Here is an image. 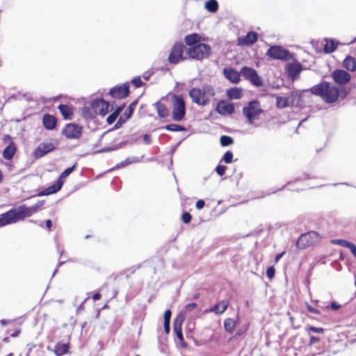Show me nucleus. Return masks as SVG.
<instances>
[{"mask_svg": "<svg viewBox=\"0 0 356 356\" xmlns=\"http://www.w3.org/2000/svg\"><path fill=\"white\" fill-rule=\"evenodd\" d=\"M307 91L318 96L326 103L335 102L339 96V88L332 86L329 82L322 81L320 83L310 88Z\"/></svg>", "mask_w": 356, "mask_h": 356, "instance_id": "obj_1", "label": "nucleus"}, {"mask_svg": "<svg viewBox=\"0 0 356 356\" xmlns=\"http://www.w3.org/2000/svg\"><path fill=\"white\" fill-rule=\"evenodd\" d=\"M216 94L214 88L209 84H204L201 88H193L188 95L193 103L200 106H206Z\"/></svg>", "mask_w": 356, "mask_h": 356, "instance_id": "obj_2", "label": "nucleus"}, {"mask_svg": "<svg viewBox=\"0 0 356 356\" xmlns=\"http://www.w3.org/2000/svg\"><path fill=\"white\" fill-rule=\"evenodd\" d=\"M188 58L193 60H202L209 56L211 47L205 43L196 44L186 49Z\"/></svg>", "mask_w": 356, "mask_h": 356, "instance_id": "obj_3", "label": "nucleus"}, {"mask_svg": "<svg viewBox=\"0 0 356 356\" xmlns=\"http://www.w3.org/2000/svg\"><path fill=\"white\" fill-rule=\"evenodd\" d=\"M172 117L175 121L180 122L184 119L186 115V104L184 98L179 95H172Z\"/></svg>", "mask_w": 356, "mask_h": 356, "instance_id": "obj_4", "label": "nucleus"}, {"mask_svg": "<svg viewBox=\"0 0 356 356\" xmlns=\"http://www.w3.org/2000/svg\"><path fill=\"white\" fill-rule=\"evenodd\" d=\"M76 163L74 164L72 167H70L67 169H65L59 176L57 181L55 184L53 185L49 186L48 188H45L44 190L40 191L38 193L39 196H43V195H49L53 193H55L60 191L63 185V179L68 177L75 169Z\"/></svg>", "mask_w": 356, "mask_h": 356, "instance_id": "obj_5", "label": "nucleus"}, {"mask_svg": "<svg viewBox=\"0 0 356 356\" xmlns=\"http://www.w3.org/2000/svg\"><path fill=\"white\" fill-rule=\"evenodd\" d=\"M19 207L0 214V227L24 220Z\"/></svg>", "mask_w": 356, "mask_h": 356, "instance_id": "obj_6", "label": "nucleus"}, {"mask_svg": "<svg viewBox=\"0 0 356 356\" xmlns=\"http://www.w3.org/2000/svg\"><path fill=\"white\" fill-rule=\"evenodd\" d=\"M321 239L320 235L314 232H309L302 234L296 241V246L299 249H305L318 243Z\"/></svg>", "mask_w": 356, "mask_h": 356, "instance_id": "obj_7", "label": "nucleus"}, {"mask_svg": "<svg viewBox=\"0 0 356 356\" xmlns=\"http://www.w3.org/2000/svg\"><path fill=\"white\" fill-rule=\"evenodd\" d=\"M185 50L186 51V48L183 43H175L168 56V62L170 64L176 65L186 59V57L184 56V52Z\"/></svg>", "mask_w": 356, "mask_h": 356, "instance_id": "obj_8", "label": "nucleus"}, {"mask_svg": "<svg viewBox=\"0 0 356 356\" xmlns=\"http://www.w3.org/2000/svg\"><path fill=\"white\" fill-rule=\"evenodd\" d=\"M266 56L275 60H289L291 58V53L281 46L273 45L266 52Z\"/></svg>", "mask_w": 356, "mask_h": 356, "instance_id": "obj_9", "label": "nucleus"}, {"mask_svg": "<svg viewBox=\"0 0 356 356\" xmlns=\"http://www.w3.org/2000/svg\"><path fill=\"white\" fill-rule=\"evenodd\" d=\"M262 112L257 101H251L247 106L243 107V113L248 118L250 124H253L255 118Z\"/></svg>", "mask_w": 356, "mask_h": 356, "instance_id": "obj_10", "label": "nucleus"}, {"mask_svg": "<svg viewBox=\"0 0 356 356\" xmlns=\"http://www.w3.org/2000/svg\"><path fill=\"white\" fill-rule=\"evenodd\" d=\"M241 74L252 85L259 87L263 85V81L261 77L257 74V71L253 68L249 67H243L241 70Z\"/></svg>", "mask_w": 356, "mask_h": 356, "instance_id": "obj_11", "label": "nucleus"}, {"mask_svg": "<svg viewBox=\"0 0 356 356\" xmlns=\"http://www.w3.org/2000/svg\"><path fill=\"white\" fill-rule=\"evenodd\" d=\"M82 133V127L76 124L70 123L67 124L62 131V134L70 139L79 138Z\"/></svg>", "mask_w": 356, "mask_h": 356, "instance_id": "obj_12", "label": "nucleus"}, {"mask_svg": "<svg viewBox=\"0 0 356 356\" xmlns=\"http://www.w3.org/2000/svg\"><path fill=\"white\" fill-rule=\"evenodd\" d=\"M91 106L96 114L105 116L109 111V104L102 99L93 100Z\"/></svg>", "mask_w": 356, "mask_h": 356, "instance_id": "obj_13", "label": "nucleus"}, {"mask_svg": "<svg viewBox=\"0 0 356 356\" xmlns=\"http://www.w3.org/2000/svg\"><path fill=\"white\" fill-rule=\"evenodd\" d=\"M332 78L336 84L344 85L350 80V75L346 71L343 70H335L332 72Z\"/></svg>", "mask_w": 356, "mask_h": 356, "instance_id": "obj_14", "label": "nucleus"}, {"mask_svg": "<svg viewBox=\"0 0 356 356\" xmlns=\"http://www.w3.org/2000/svg\"><path fill=\"white\" fill-rule=\"evenodd\" d=\"M109 94L113 98L122 99L127 97L129 94V83H124L122 86H118L112 88L110 90Z\"/></svg>", "mask_w": 356, "mask_h": 356, "instance_id": "obj_15", "label": "nucleus"}, {"mask_svg": "<svg viewBox=\"0 0 356 356\" xmlns=\"http://www.w3.org/2000/svg\"><path fill=\"white\" fill-rule=\"evenodd\" d=\"M55 148H56V146L52 143H50V142L42 143L35 149L34 156L36 159L42 158L47 154L52 152Z\"/></svg>", "mask_w": 356, "mask_h": 356, "instance_id": "obj_16", "label": "nucleus"}, {"mask_svg": "<svg viewBox=\"0 0 356 356\" xmlns=\"http://www.w3.org/2000/svg\"><path fill=\"white\" fill-rule=\"evenodd\" d=\"M186 315L180 313L174 320L173 331L180 341H184V337L181 331V325L184 321Z\"/></svg>", "mask_w": 356, "mask_h": 356, "instance_id": "obj_17", "label": "nucleus"}, {"mask_svg": "<svg viewBox=\"0 0 356 356\" xmlns=\"http://www.w3.org/2000/svg\"><path fill=\"white\" fill-rule=\"evenodd\" d=\"M44 200L38 201L36 204L31 207H26L25 205L19 206L24 218L31 216L35 213L38 209L44 204Z\"/></svg>", "mask_w": 356, "mask_h": 356, "instance_id": "obj_18", "label": "nucleus"}, {"mask_svg": "<svg viewBox=\"0 0 356 356\" xmlns=\"http://www.w3.org/2000/svg\"><path fill=\"white\" fill-rule=\"evenodd\" d=\"M216 111L223 115H230L234 112V106L233 104L220 101L217 105Z\"/></svg>", "mask_w": 356, "mask_h": 356, "instance_id": "obj_19", "label": "nucleus"}, {"mask_svg": "<svg viewBox=\"0 0 356 356\" xmlns=\"http://www.w3.org/2000/svg\"><path fill=\"white\" fill-rule=\"evenodd\" d=\"M258 35L256 32H248L245 36L239 38L238 40V44L241 45H251L255 43L257 40Z\"/></svg>", "mask_w": 356, "mask_h": 356, "instance_id": "obj_20", "label": "nucleus"}, {"mask_svg": "<svg viewBox=\"0 0 356 356\" xmlns=\"http://www.w3.org/2000/svg\"><path fill=\"white\" fill-rule=\"evenodd\" d=\"M223 74L229 81L233 83H237L240 81L241 72L238 73L233 68H224Z\"/></svg>", "mask_w": 356, "mask_h": 356, "instance_id": "obj_21", "label": "nucleus"}, {"mask_svg": "<svg viewBox=\"0 0 356 356\" xmlns=\"http://www.w3.org/2000/svg\"><path fill=\"white\" fill-rule=\"evenodd\" d=\"M43 126L47 130H53L57 124L56 118L50 114H44L42 118Z\"/></svg>", "mask_w": 356, "mask_h": 356, "instance_id": "obj_22", "label": "nucleus"}, {"mask_svg": "<svg viewBox=\"0 0 356 356\" xmlns=\"http://www.w3.org/2000/svg\"><path fill=\"white\" fill-rule=\"evenodd\" d=\"M288 76L291 79L296 78L302 70V66L300 63H291L287 65Z\"/></svg>", "mask_w": 356, "mask_h": 356, "instance_id": "obj_23", "label": "nucleus"}, {"mask_svg": "<svg viewBox=\"0 0 356 356\" xmlns=\"http://www.w3.org/2000/svg\"><path fill=\"white\" fill-rule=\"evenodd\" d=\"M301 93L298 91H292L288 95L287 98L289 102V104L291 106H297L301 107L302 104L300 102L301 99Z\"/></svg>", "mask_w": 356, "mask_h": 356, "instance_id": "obj_24", "label": "nucleus"}, {"mask_svg": "<svg viewBox=\"0 0 356 356\" xmlns=\"http://www.w3.org/2000/svg\"><path fill=\"white\" fill-rule=\"evenodd\" d=\"M228 304L225 301H220L213 307L204 311V312H214L216 314H222L227 309Z\"/></svg>", "mask_w": 356, "mask_h": 356, "instance_id": "obj_25", "label": "nucleus"}, {"mask_svg": "<svg viewBox=\"0 0 356 356\" xmlns=\"http://www.w3.org/2000/svg\"><path fill=\"white\" fill-rule=\"evenodd\" d=\"M143 158V156H142L140 158L137 156H130L127 158L124 161L120 162V163L117 164L114 168H111L108 171H112L114 169H118L120 168L125 167L128 165L139 163L141 161L142 159Z\"/></svg>", "mask_w": 356, "mask_h": 356, "instance_id": "obj_26", "label": "nucleus"}, {"mask_svg": "<svg viewBox=\"0 0 356 356\" xmlns=\"http://www.w3.org/2000/svg\"><path fill=\"white\" fill-rule=\"evenodd\" d=\"M325 44L324 45V52L326 54H330L334 52L336 49L337 46L339 44V42L334 39H325Z\"/></svg>", "mask_w": 356, "mask_h": 356, "instance_id": "obj_27", "label": "nucleus"}, {"mask_svg": "<svg viewBox=\"0 0 356 356\" xmlns=\"http://www.w3.org/2000/svg\"><path fill=\"white\" fill-rule=\"evenodd\" d=\"M154 107L156 108L157 113L161 118H166L169 115V110L167 106L162 104L161 102H157L154 104Z\"/></svg>", "mask_w": 356, "mask_h": 356, "instance_id": "obj_28", "label": "nucleus"}, {"mask_svg": "<svg viewBox=\"0 0 356 356\" xmlns=\"http://www.w3.org/2000/svg\"><path fill=\"white\" fill-rule=\"evenodd\" d=\"M343 67L350 72L356 71V60L350 56H348L343 61Z\"/></svg>", "mask_w": 356, "mask_h": 356, "instance_id": "obj_29", "label": "nucleus"}, {"mask_svg": "<svg viewBox=\"0 0 356 356\" xmlns=\"http://www.w3.org/2000/svg\"><path fill=\"white\" fill-rule=\"evenodd\" d=\"M58 108L65 120H71L73 115L72 109L71 107L66 104H60L58 106Z\"/></svg>", "mask_w": 356, "mask_h": 356, "instance_id": "obj_30", "label": "nucleus"}, {"mask_svg": "<svg viewBox=\"0 0 356 356\" xmlns=\"http://www.w3.org/2000/svg\"><path fill=\"white\" fill-rule=\"evenodd\" d=\"M16 152V147L15 144L11 142L8 146H7L3 151V156L5 159H11Z\"/></svg>", "mask_w": 356, "mask_h": 356, "instance_id": "obj_31", "label": "nucleus"}, {"mask_svg": "<svg viewBox=\"0 0 356 356\" xmlns=\"http://www.w3.org/2000/svg\"><path fill=\"white\" fill-rule=\"evenodd\" d=\"M68 345L67 343H58L52 350L56 356H62L68 351Z\"/></svg>", "mask_w": 356, "mask_h": 356, "instance_id": "obj_32", "label": "nucleus"}, {"mask_svg": "<svg viewBox=\"0 0 356 356\" xmlns=\"http://www.w3.org/2000/svg\"><path fill=\"white\" fill-rule=\"evenodd\" d=\"M227 95L231 99H239L242 97V90L238 88H232L227 90Z\"/></svg>", "mask_w": 356, "mask_h": 356, "instance_id": "obj_33", "label": "nucleus"}, {"mask_svg": "<svg viewBox=\"0 0 356 356\" xmlns=\"http://www.w3.org/2000/svg\"><path fill=\"white\" fill-rule=\"evenodd\" d=\"M184 41L189 47H191L192 46L200 43L199 35L196 33L188 35L185 37Z\"/></svg>", "mask_w": 356, "mask_h": 356, "instance_id": "obj_34", "label": "nucleus"}, {"mask_svg": "<svg viewBox=\"0 0 356 356\" xmlns=\"http://www.w3.org/2000/svg\"><path fill=\"white\" fill-rule=\"evenodd\" d=\"M276 106L279 108H284L286 107H290L289 102L287 98V96H277L276 97Z\"/></svg>", "mask_w": 356, "mask_h": 356, "instance_id": "obj_35", "label": "nucleus"}, {"mask_svg": "<svg viewBox=\"0 0 356 356\" xmlns=\"http://www.w3.org/2000/svg\"><path fill=\"white\" fill-rule=\"evenodd\" d=\"M236 327V322L231 318H226L224 321V328L226 332L232 334Z\"/></svg>", "mask_w": 356, "mask_h": 356, "instance_id": "obj_36", "label": "nucleus"}, {"mask_svg": "<svg viewBox=\"0 0 356 356\" xmlns=\"http://www.w3.org/2000/svg\"><path fill=\"white\" fill-rule=\"evenodd\" d=\"M205 8L211 13H216L218 9V3L216 0H209L205 3Z\"/></svg>", "mask_w": 356, "mask_h": 356, "instance_id": "obj_37", "label": "nucleus"}, {"mask_svg": "<svg viewBox=\"0 0 356 356\" xmlns=\"http://www.w3.org/2000/svg\"><path fill=\"white\" fill-rule=\"evenodd\" d=\"M164 129L170 131H183L186 130L185 127L183 126L176 124H168L164 127Z\"/></svg>", "mask_w": 356, "mask_h": 356, "instance_id": "obj_38", "label": "nucleus"}, {"mask_svg": "<svg viewBox=\"0 0 356 356\" xmlns=\"http://www.w3.org/2000/svg\"><path fill=\"white\" fill-rule=\"evenodd\" d=\"M234 143V140L229 136H222L220 137V145L222 147H226L232 145Z\"/></svg>", "mask_w": 356, "mask_h": 356, "instance_id": "obj_39", "label": "nucleus"}, {"mask_svg": "<svg viewBox=\"0 0 356 356\" xmlns=\"http://www.w3.org/2000/svg\"><path fill=\"white\" fill-rule=\"evenodd\" d=\"M332 243L348 248L350 244V242L345 239H334L332 241Z\"/></svg>", "mask_w": 356, "mask_h": 356, "instance_id": "obj_40", "label": "nucleus"}, {"mask_svg": "<svg viewBox=\"0 0 356 356\" xmlns=\"http://www.w3.org/2000/svg\"><path fill=\"white\" fill-rule=\"evenodd\" d=\"M136 104V102L131 103L129 106L128 108L124 111V115L126 117V119H129V118H131Z\"/></svg>", "mask_w": 356, "mask_h": 356, "instance_id": "obj_41", "label": "nucleus"}, {"mask_svg": "<svg viewBox=\"0 0 356 356\" xmlns=\"http://www.w3.org/2000/svg\"><path fill=\"white\" fill-rule=\"evenodd\" d=\"M233 159V153L231 151H227L222 160L224 161L226 163H231Z\"/></svg>", "mask_w": 356, "mask_h": 356, "instance_id": "obj_42", "label": "nucleus"}, {"mask_svg": "<svg viewBox=\"0 0 356 356\" xmlns=\"http://www.w3.org/2000/svg\"><path fill=\"white\" fill-rule=\"evenodd\" d=\"M131 83L136 88H140L143 85V82L142 81L140 76L134 77L131 80Z\"/></svg>", "mask_w": 356, "mask_h": 356, "instance_id": "obj_43", "label": "nucleus"}, {"mask_svg": "<svg viewBox=\"0 0 356 356\" xmlns=\"http://www.w3.org/2000/svg\"><path fill=\"white\" fill-rule=\"evenodd\" d=\"M226 169L227 167L225 165H218L216 168V172L218 175L222 176L225 175Z\"/></svg>", "mask_w": 356, "mask_h": 356, "instance_id": "obj_44", "label": "nucleus"}, {"mask_svg": "<svg viewBox=\"0 0 356 356\" xmlns=\"http://www.w3.org/2000/svg\"><path fill=\"white\" fill-rule=\"evenodd\" d=\"M119 148V145H115L113 147H106V148H102L101 149H99L96 152H95V153H102V152H111V151H113V150H116Z\"/></svg>", "mask_w": 356, "mask_h": 356, "instance_id": "obj_45", "label": "nucleus"}, {"mask_svg": "<svg viewBox=\"0 0 356 356\" xmlns=\"http://www.w3.org/2000/svg\"><path fill=\"white\" fill-rule=\"evenodd\" d=\"M275 270L273 266H270L266 270V275L269 279L274 277Z\"/></svg>", "mask_w": 356, "mask_h": 356, "instance_id": "obj_46", "label": "nucleus"}, {"mask_svg": "<svg viewBox=\"0 0 356 356\" xmlns=\"http://www.w3.org/2000/svg\"><path fill=\"white\" fill-rule=\"evenodd\" d=\"M191 215L188 212H184L181 216L182 221L184 223H188L191 220Z\"/></svg>", "mask_w": 356, "mask_h": 356, "instance_id": "obj_47", "label": "nucleus"}, {"mask_svg": "<svg viewBox=\"0 0 356 356\" xmlns=\"http://www.w3.org/2000/svg\"><path fill=\"white\" fill-rule=\"evenodd\" d=\"M117 118H118L117 114L113 113L108 116V118L106 119V122L108 124H111L115 121Z\"/></svg>", "mask_w": 356, "mask_h": 356, "instance_id": "obj_48", "label": "nucleus"}, {"mask_svg": "<svg viewBox=\"0 0 356 356\" xmlns=\"http://www.w3.org/2000/svg\"><path fill=\"white\" fill-rule=\"evenodd\" d=\"M197 304L195 302L189 303L185 307V312H188L196 308Z\"/></svg>", "mask_w": 356, "mask_h": 356, "instance_id": "obj_49", "label": "nucleus"}, {"mask_svg": "<svg viewBox=\"0 0 356 356\" xmlns=\"http://www.w3.org/2000/svg\"><path fill=\"white\" fill-rule=\"evenodd\" d=\"M172 312L170 309H167L164 313V322H170Z\"/></svg>", "mask_w": 356, "mask_h": 356, "instance_id": "obj_50", "label": "nucleus"}, {"mask_svg": "<svg viewBox=\"0 0 356 356\" xmlns=\"http://www.w3.org/2000/svg\"><path fill=\"white\" fill-rule=\"evenodd\" d=\"M350 251L351 252L352 254L355 257L356 259V245H355L353 243H350V245L348 248Z\"/></svg>", "mask_w": 356, "mask_h": 356, "instance_id": "obj_51", "label": "nucleus"}, {"mask_svg": "<svg viewBox=\"0 0 356 356\" xmlns=\"http://www.w3.org/2000/svg\"><path fill=\"white\" fill-rule=\"evenodd\" d=\"M309 330L314 333H318V334H321L324 331V330L321 327H313V326H311L309 327Z\"/></svg>", "mask_w": 356, "mask_h": 356, "instance_id": "obj_52", "label": "nucleus"}, {"mask_svg": "<svg viewBox=\"0 0 356 356\" xmlns=\"http://www.w3.org/2000/svg\"><path fill=\"white\" fill-rule=\"evenodd\" d=\"M143 141L145 144H150L152 143L151 136L149 134H144L143 136Z\"/></svg>", "mask_w": 356, "mask_h": 356, "instance_id": "obj_53", "label": "nucleus"}, {"mask_svg": "<svg viewBox=\"0 0 356 356\" xmlns=\"http://www.w3.org/2000/svg\"><path fill=\"white\" fill-rule=\"evenodd\" d=\"M307 308L308 309V311L312 314H320V312L318 309L312 307L311 305H307Z\"/></svg>", "mask_w": 356, "mask_h": 356, "instance_id": "obj_54", "label": "nucleus"}, {"mask_svg": "<svg viewBox=\"0 0 356 356\" xmlns=\"http://www.w3.org/2000/svg\"><path fill=\"white\" fill-rule=\"evenodd\" d=\"M127 119H126V118L124 119L122 116H121L118 121L117 122V123L115 124V127L116 129L118 128H120L121 127V125L127 120Z\"/></svg>", "mask_w": 356, "mask_h": 356, "instance_id": "obj_55", "label": "nucleus"}, {"mask_svg": "<svg viewBox=\"0 0 356 356\" xmlns=\"http://www.w3.org/2000/svg\"><path fill=\"white\" fill-rule=\"evenodd\" d=\"M205 202L203 200H199L196 202V208L197 209H202L204 207Z\"/></svg>", "mask_w": 356, "mask_h": 356, "instance_id": "obj_56", "label": "nucleus"}, {"mask_svg": "<svg viewBox=\"0 0 356 356\" xmlns=\"http://www.w3.org/2000/svg\"><path fill=\"white\" fill-rule=\"evenodd\" d=\"M170 322H164L163 323V327H164V331L166 334H168L170 330Z\"/></svg>", "mask_w": 356, "mask_h": 356, "instance_id": "obj_57", "label": "nucleus"}, {"mask_svg": "<svg viewBox=\"0 0 356 356\" xmlns=\"http://www.w3.org/2000/svg\"><path fill=\"white\" fill-rule=\"evenodd\" d=\"M285 252H282L281 253L277 254L275 257V261L277 263L278 261L284 256Z\"/></svg>", "mask_w": 356, "mask_h": 356, "instance_id": "obj_58", "label": "nucleus"}, {"mask_svg": "<svg viewBox=\"0 0 356 356\" xmlns=\"http://www.w3.org/2000/svg\"><path fill=\"white\" fill-rule=\"evenodd\" d=\"M319 341V339L316 337L312 336L310 337V344H314Z\"/></svg>", "mask_w": 356, "mask_h": 356, "instance_id": "obj_59", "label": "nucleus"}, {"mask_svg": "<svg viewBox=\"0 0 356 356\" xmlns=\"http://www.w3.org/2000/svg\"><path fill=\"white\" fill-rule=\"evenodd\" d=\"M331 308L334 310H337L339 308V305H338L336 302H332Z\"/></svg>", "mask_w": 356, "mask_h": 356, "instance_id": "obj_60", "label": "nucleus"}, {"mask_svg": "<svg viewBox=\"0 0 356 356\" xmlns=\"http://www.w3.org/2000/svg\"><path fill=\"white\" fill-rule=\"evenodd\" d=\"M123 107H124V106H123V105H122V106H119V107H118V108H116V110L113 112V113L117 114V116H118V115H119V114L120 113V112L122 111Z\"/></svg>", "mask_w": 356, "mask_h": 356, "instance_id": "obj_61", "label": "nucleus"}, {"mask_svg": "<svg viewBox=\"0 0 356 356\" xmlns=\"http://www.w3.org/2000/svg\"><path fill=\"white\" fill-rule=\"evenodd\" d=\"M100 298H101V295L99 293H96L92 296V299L94 301H97V300H99Z\"/></svg>", "mask_w": 356, "mask_h": 356, "instance_id": "obj_62", "label": "nucleus"}, {"mask_svg": "<svg viewBox=\"0 0 356 356\" xmlns=\"http://www.w3.org/2000/svg\"><path fill=\"white\" fill-rule=\"evenodd\" d=\"M10 323H11V321H10V320H4L3 319L0 321V323L1 324L2 326H6L8 324H9Z\"/></svg>", "mask_w": 356, "mask_h": 356, "instance_id": "obj_63", "label": "nucleus"}, {"mask_svg": "<svg viewBox=\"0 0 356 356\" xmlns=\"http://www.w3.org/2000/svg\"><path fill=\"white\" fill-rule=\"evenodd\" d=\"M45 224H46V227L50 229V228L52 226V222H51V220H47L45 221Z\"/></svg>", "mask_w": 356, "mask_h": 356, "instance_id": "obj_64", "label": "nucleus"}]
</instances>
